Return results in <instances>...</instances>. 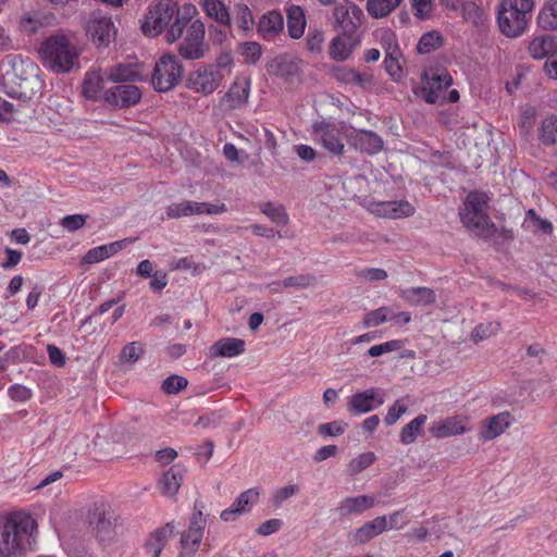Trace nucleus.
I'll return each instance as SVG.
<instances>
[{"instance_id":"nucleus-1","label":"nucleus","mask_w":557,"mask_h":557,"mask_svg":"<svg viewBox=\"0 0 557 557\" xmlns=\"http://www.w3.org/2000/svg\"><path fill=\"white\" fill-rule=\"evenodd\" d=\"M196 11V7L191 3H185L180 10L174 0H160L146 16L143 30L145 34L156 36L170 25L165 38L172 44L182 37L183 30Z\"/></svg>"},{"instance_id":"nucleus-2","label":"nucleus","mask_w":557,"mask_h":557,"mask_svg":"<svg viewBox=\"0 0 557 557\" xmlns=\"http://www.w3.org/2000/svg\"><path fill=\"white\" fill-rule=\"evenodd\" d=\"M36 532L37 522L27 512L0 518V557H22L30 548Z\"/></svg>"},{"instance_id":"nucleus-3","label":"nucleus","mask_w":557,"mask_h":557,"mask_svg":"<svg viewBox=\"0 0 557 557\" xmlns=\"http://www.w3.org/2000/svg\"><path fill=\"white\" fill-rule=\"evenodd\" d=\"M44 88L40 69L30 60L13 65L12 73L4 78L5 94L13 99L27 102L37 97Z\"/></svg>"},{"instance_id":"nucleus-4","label":"nucleus","mask_w":557,"mask_h":557,"mask_svg":"<svg viewBox=\"0 0 557 557\" xmlns=\"http://www.w3.org/2000/svg\"><path fill=\"white\" fill-rule=\"evenodd\" d=\"M39 55L46 66L55 73L70 72L78 63L77 48L63 35L42 42Z\"/></svg>"},{"instance_id":"nucleus-5","label":"nucleus","mask_w":557,"mask_h":557,"mask_svg":"<svg viewBox=\"0 0 557 557\" xmlns=\"http://www.w3.org/2000/svg\"><path fill=\"white\" fill-rule=\"evenodd\" d=\"M488 197L482 191H471L463 201L460 211L462 224L476 234H490L494 231V224L487 215Z\"/></svg>"},{"instance_id":"nucleus-6","label":"nucleus","mask_w":557,"mask_h":557,"mask_svg":"<svg viewBox=\"0 0 557 557\" xmlns=\"http://www.w3.org/2000/svg\"><path fill=\"white\" fill-rule=\"evenodd\" d=\"M182 76L183 65L181 62L172 54H164L154 64L151 84L156 91L166 92L181 82Z\"/></svg>"},{"instance_id":"nucleus-7","label":"nucleus","mask_w":557,"mask_h":557,"mask_svg":"<svg viewBox=\"0 0 557 557\" xmlns=\"http://www.w3.org/2000/svg\"><path fill=\"white\" fill-rule=\"evenodd\" d=\"M206 27L200 20L189 21L188 27L183 30L178 46V53L186 60H199L205 58L209 51V46L205 41Z\"/></svg>"},{"instance_id":"nucleus-8","label":"nucleus","mask_w":557,"mask_h":557,"mask_svg":"<svg viewBox=\"0 0 557 557\" xmlns=\"http://www.w3.org/2000/svg\"><path fill=\"white\" fill-rule=\"evenodd\" d=\"M453 77L445 69H429L423 73L422 94L429 103H444Z\"/></svg>"},{"instance_id":"nucleus-9","label":"nucleus","mask_w":557,"mask_h":557,"mask_svg":"<svg viewBox=\"0 0 557 557\" xmlns=\"http://www.w3.org/2000/svg\"><path fill=\"white\" fill-rule=\"evenodd\" d=\"M89 523L101 541L112 540L122 524L120 516L106 504L94 507L89 512Z\"/></svg>"},{"instance_id":"nucleus-10","label":"nucleus","mask_w":557,"mask_h":557,"mask_svg":"<svg viewBox=\"0 0 557 557\" xmlns=\"http://www.w3.org/2000/svg\"><path fill=\"white\" fill-rule=\"evenodd\" d=\"M222 75L213 67L203 64L188 74L186 87L201 96L212 95L223 83Z\"/></svg>"},{"instance_id":"nucleus-11","label":"nucleus","mask_w":557,"mask_h":557,"mask_svg":"<svg viewBox=\"0 0 557 557\" xmlns=\"http://www.w3.org/2000/svg\"><path fill=\"white\" fill-rule=\"evenodd\" d=\"M207 524V518L201 509L197 506L190 518L188 530L182 535V552L180 557H190L200 546L203 531Z\"/></svg>"},{"instance_id":"nucleus-12","label":"nucleus","mask_w":557,"mask_h":557,"mask_svg":"<svg viewBox=\"0 0 557 557\" xmlns=\"http://www.w3.org/2000/svg\"><path fill=\"white\" fill-rule=\"evenodd\" d=\"M471 430L470 418L462 414H455L434 421L429 431L435 438H446L462 435Z\"/></svg>"},{"instance_id":"nucleus-13","label":"nucleus","mask_w":557,"mask_h":557,"mask_svg":"<svg viewBox=\"0 0 557 557\" xmlns=\"http://www.w3.org/2000/svg\"><path fill=\"white\" fill-rule=\"evenodd\" d=\"M344 126L320 122L313 125V133L319 137L322 146L333 154L339 156L344 152Z\"/></svg>"},{"instance_id":"nucleus-14","label":"nucleus","mask_w":557,"mask_h":557,"mask_svg":"<svg viewBox=\"0 0 557 557\" xmlns=\"http://www.w3.org/2000/svg\"><path fill=\"white\" fill-rule=\"evenodd\" d=\"M368 210L379 218L386 219H403L414 213V207L407 200L372 201Z\"/></svg>"},{"instance_id":"nucleus-15","label":"nucleus","mask_w":557,"mask_h":557,"mask_svg":"<svg viewBox=\"0 0 557 557\" xmlns=\"http://www.w3.org/2000/svg\"><path fill=\"white\" fill-rule=\"evenodd\" d=\"M384 404V397L376 387L354 394L348 403V409L356 416L370 412Z\"/></svg>"},{"instance_id":"nucleus-16","label":"nucleus","mask_w":557,"mask_h":557,"mask_svg":"<svg viewBox=\"0 0 557 557\" xmlns=\"http://www.w3.org/2000/svg\"><path fill=\"white\" fill-rule=\"evenodd\" d=\"M141 99V91L135 85H117L108 89L104 101L119 108L135 106Z\"/></svg>"},{"instance_id":"nucleus-17","label":"nucleus","mask_w":557,"mask_h":557,"mask_svg":"<svg viewBox=\"0 0 557 557\" xmlns=\"http://www.w3.org/2000/svg\"><path fill=\"white\" fill-rule=\"evenodd\" d=\"M258 499V490H245L228 508L221 512L220 517L225 522L236 521L240 516L249 512Z\"/></svg>"},{"instance_id":"nucleus-18","label":"nucleus","mask_w":557,"mask_h":557,"mask_svg":"<svg viewBox=\"0 0 557 557\" xmlns=\"http://www.w3.org/2000/svg\"><path fill=\"white\" fill-rule=\"evenodd\" d=\"M87 33L98 47H107L115 34V28L110 17L95 16L88 22Z\"/></svg>"},{"instance_id":"nucleus-19","label":"nucleus","mask_w":557,"mask_h":557,"mask_svg":"<svg viewBox=\"0 0 557 557\" xmlns=\"http://www.w3.org/2000/svg\"><path fill=\"white\" fill-rule=\"evenodd\" d=\"M513 422L515 419L509 411L494 414L484 420L483 428L480 431V438L483 441H493L505 433Z\"/></svg>"},{"instance_id":"nucleus-20","label":"nucleus","mask_w":557,"mask_h":557,"mask_svg":"<svg viewBox=\"0 0 557 557\" xmlns=\"http://www.w3.org/2000/svg\"><path fill=\"white\" fill-rule=\"evenodd\" d=\"M497 21L500 32L509 38L521 36L529 24V21L520 17L519 14H513L503 7L499 9Z\"/></svg>"},{"instance_id":"nucleus-21","label":"nucleus","mask_w":557,"mask_h":557,"mask_svg":"<svg viewBox=\"0 0 557 557\" xmlns=\"http://www.w3.org/2000/svg\"><path fill=\"white\" fill-rule=\"evenodd\" d=\"M301 61L290 55H278L274 58L269 66L268 73L281 77L285 81H292L300 72Z\"/></svg>"},{"instance_id":"nucleus-22","label":"nucleus","mask_w":557,"mask_h":557,"mask_svg":"<svg viewBox=\"0 0 557 557\" xmlns=\"http://www.w3.org/2000/svg\"><path fill=\"white\" fill-rule=\"evenodd\" d=\"M134 242L133 238H124L121 240H116L110 244L101 245L95 248L89 249L82 258V263L84 264H94L101 262L114 255L119 251L126 248L129 244Z\"/></svg>"},{"instance_id":"nucleus-23","label":"nucleus","mask_w":557,"mask_h":557,"mask_svg":"<svg viewBox=\"0 0 557 557\" xmlns=\"http://www.w3.org/2000/svg\"><path fill=\"white\" fill-rule=\"evenodd\" d=\"M349 137L350 144L362 152L368 154L379 153L383 149V139L372 131H354Z\"/></svg>"},{"instance_id":"nucleus-24","label":"nucleus","mask_w":557,"mask_h":557,"mask_svg":"<svg viewBox=\"0 0 557 557\" xmlns=\"http://www.w3.org/2000/svg\"><path fill=\"white\" fill-rule=\"evenodd\" d=\"M107 81V72L101 69L88 71L83 82V95L89 100H104V83Z\"/></svg>"},{"instance_id":"nucleus-25","label":"nucleus","mask_w":557,"mask_h":557,"mask_svg":"<svg viewBox=\"0 0 557 557\" xmlns=\"http://www.w3.org/2000/svg\"><path fill=\"white\" fill-rule=\"evenodd\" d=\"M376 503L377 499L373 495L347 497L341 502L338 512L342 517L360 515L372 508Z\"/></svg>"},{"instance_id":"nucleus-26","label":"nucleus","mask_w":557,"mask_h":557,"mask_svg":"<svg viewBox=\"0 0 557 557\" xmlns=\"http://www.w3.org/2000/svg\"><path fill=\"white\" fill-rule=\"evenodd\" d=\"M362 14V10L349 0L338 2L334 8V17L344 28L349 25L355 26L356 22L360 23Z\"/></svg>"},{"instance_id":"nucleus-27","label":"nucleus","mask_w":557,"mask_h":557,"mask_svg":"<svg viewBox=\"0 0 557 557\" xmlns=\"http://www.w3.org/2000/svg\"><path fill=\"white\" fill-rule=\"evenodd\" d=\"M250 85L245 78H236L223 97V102L231 109L246 104L249 97Z\"/></svg>"},{"instance_id":"nucleus-28","label":"nucleus","mask_w":557,"mask_h":557,"mask_svg":"<svg viewBox=\"0 0 557 557\" xmlns=\"http://www.w3.org/2000/svg\"><path fill=\"white\" fill-rule=\"evenodd\" d=\"M387 530V518L385 516L376 517L371 521L366 522L358 528L352 534V540L356 543L364 544L370 540L376 537Z\"/></svg>"},{"instance_id":"nucleus-29","label":"nucleus","mask_w":557,"mask_h":557,"mask_svg":"<svg viewBox=\"0 0 557 557\" xmlns=\"http://www.w3.org/2000/svg\"><path fill=\"white\" fill-rule=\"evenodd\" d=\"M399 297L411 306H430L436 301V294L430 287L418 286L401 289Z\"/></svg>"},{"instance_id":"nucleus-30","label":"nucleus","mask_w":557,"mask_h":557,"mask_svg":"<svg viewBox=\"0 0 557 557\" xmlns=\"http://www.w3.org/2000/svg\"><path fill=\"white\" fill-rule=\"evenodd\" d=\"M356 47L354 37L344 32L334 37L330 44L329 54L335 61H345L352 53Z\"/></svg>"},{"instance_id":"nucleus-31","label":"nucleus","mask_w":557,"mask_h":557,"mask_svg":"<svg viewBox=\"0 0 557 557\" xmlns=\"http://www.w3.org/2000/svg\"><path fill=\"white\" fill-rule=\"evenodd\" d=\"M200 7L205 14L219 24V26H231V13L222 0H202Z\"/></svg>"},{"instance_id":"nucleus-32","label":"nucleus","mask_w":557,"mask_h":557,"mask_svg":"<svg viewBox=\"0 0 557 557\" xmlns=\"http://www.w3.org/2000/svg\"><path fill=\"white\" fill-rule=\"evenodd\" d=\"M245 350V342L240 338L225 337L219 339L211 348L210 354L213 357L233 358L239 356Z\"/></svg>"},{"instance_id":"nucleus-33","label":"nucleus","mask_w":557,"mask_h":557,"mask_svg":"<svg viewBox=\"0 0 557 557\" xmlns=\"http://www.w3.org/2000/svg\"><path fill=\"white\" fill-rule=\"evenodd\" d=\"M173 525L168 523L165 527L152 532L145 543V549L150 557H160L162 549L173 533Z\"/></svg>"},{"instance_id":"nucleus-34","label":"nucleus","mask_w":557,"mask_h":557,"mask_svg":"<svg viewBox=\"0 0 557 557\" xmlns=\"http://www.w3.org/2000/svg\"><path fill=\"white\" fill-rule=\"evenodd\" d=\"M284 20L278 11H270L264 13L258 23V32L263 38H271L283 30Z\"/></svg>"},{"instance_id":"nucleus-35","label":"nucleus","mask_w":557,"mask_h":557,"mask_svg":"<svg viewBox=\"0 0 557 557\" xmlns=\"http://www.w3.org/2000/svg\"><path fill=\"white\" fill-rule=\"evenodd\" d=\"M286 17L289 36L294 39L302 37L307 25L304 9L299 5H290L286 9Z\"/></svg>"},{"instance_id":"nucleus-36","label":"nucleus","mask_w":557,"mask_h":557,"mask_svg":"<svg viewBox=\"0 0 557 557\" xmlns=\"http://www.w3.org/2000/svg\"><path fill=\"white\" fill-rule=\"evenodd\" d=\"M557 50V41L554 36L545 35L532 39L529 44V53L533 59L546 60Z\"/></svg>"},{"instance_id":"nucleus-37","label":"nucleus","mask_w":557,"mask_h":557,"mask_svg":"<svg viewBox=\"0 0 557 557\" xmlns=\"http://www.w3.org/2000/svg\"><path fill=\"white\" fill-rule=\"evenodd\" d=\"M537 139L544 147L557 145V115L543 117L537 126Z\"/></svg>"},{"instance_id":"nucleus-38","label":"nucleus","mask_w":557,"mask_h":557,"mask_svg":"<svg viewBox=\"0 0 557 557\" xmlns=\"http://www.w3.org/2000/svg\"><path fill=\"white\" fill-rule=\"evenodd\" d=\"M141 78L137 64H117L107 72V81L113 83L133 82Z\"/></svg>"},{"instance_id":"nucleus-39","label":"nucleus","mask_w":557,"mask_h":557,"mask_svg":"<svg viewBox=\"0 0 557 557\" xmlns=\"http://www.w3.org/2000/svg\"><path fill=\"white\" fill-rule=\"evenodd\" d=\"M426 420V414H419L409 423H407L399 433V441L404 445L414 443L417 437L423 434V425L425 424Z\"/></svg>"},{"instance_id":"nucleus-40","label":"nucleus","mask_w":557,"mask_h":557,"mask_svg":"<svg viewBox=\"0 0 557 557\" xmlns=\"http://www.w3.org/2000/svg\"><path fill=\"white\" fill-rule=\"evenodd\" d=\"M403 0H368L367 11L374 18H382L395 11Z\"/></svg>"},{"instance_id":"nucleus-41","label":"nucleus","mask_w":557,"mask_h":557,"mask_svg":"<svg viewBox=\"0 0 557 557\" xmlns=\"http://www.w3.org/2000/svg\"><path fill=\"white\" fill-rule=\"evenodd\" d=\"M461 16L465 22L472 24L475 27L483 26L486 21L484 10L475 2L468 1L461 4Z\"/></svg>"},{"instance_id":"nucleus-42","label":"nucleus","mask_w":557,"mask_h":557,"mask_svg":"<svg viewBox=\"0 0 557 557\" xmlns=\"http://www.w3.org/2000/svg\"><path fill=\"white\" fill-rule=\"evenodd\" d=\"M537 23L543 29H557V0H549L540 11Z\"/></svg>"},{"instance_id":"nucleus-43","label":"nucleus","mask_w":557,"mask_h":557,"mask_svg":"<svg viewBox=\"0 0 557 557\" xmlns=\"http://www.w3.org/2000/svg\"><path fill=\"white\" fill-rule=\"evenodd\" d=\"M260 211L272 222L278 225H287L289 222V216L284 206L281 203H275L272 201L264 202L260 205Z\"/></svg>"},{"instance_id":"nucleus-44","label":"nucleus","mask_w":557,"mask_h":557,"mask_svg":"<svg viewBox=\"0 0 557 557\" xmlns=\"http://www.w3.org/2000/svg\"><path fill=\"white\" fill-rule=\"evenodd\" d=\"M444 45V38L437 30H431L421 36L417 50L421 54H426L437 50Z\"/></svg>"},{"instance_id":"nucleus-45","label":"nucleus","mask_w":557,"mask_h":557,"mask_svg":"<svg viewBox=\"0 0 557 557\" xmlns=\"http://www.w3.org/2000/svg\"><path fill=\"white\" fill-rule=\"evenodd\" d=\"M500 326L502 324L498 321L482 322L472 330L471 341L479 343L495 336L499 332Z\"/></svg>"},{"instance_id":"nucleus-46","label":"nucleus","mask_w":557,"mask_h":557,"mask_svg":"<svg viewBox=\"0 0 557 557\" xmlns=\"http://www.w3.org/2000/svg\"><path fill=\"white\" fill-rule=\"evenodd\" d=\"M235 22L238 26V28L244 32L248 33L252 29L255 21L251 10L246 3H237L235 4Z\"/></svg>"},{"instance_id":"nucleus-47","label":"nucleus","mask_w":557,"mask_h":557,"mask_svg":"<svg viewBox=\"0 0 557 557\" xmlns=\"http://www.w3.org/2000/svg\"><path fill=\"white\" fill-rule=\"evenodd\" d=\"M500 7L508 9L513 14H519L520 17L530 21L531 12L533 10V0H503Z\"/></svg>"},{"instance_id":"nucleus-48","label":"nucleus","mask_w":557,"mask_h":557,"mask_svg":"<svg viewBox=\"0 0 557 557\" xmlns=\"http://www.w3.org/2000/svg\"><path fill=\"white\" fill-rule=\"evenodd\" d=\"M208 65L213 67L215 72H219V74L222 75V79L225 81V78L231 75L234 67L233 54L227 50L221 51L216 55L214 63Z\"/></svg>"},{"instance_id":"nucleus-49","label":"nucleus","mask_w":557,"mask_h":557,"mask_svg":"<svg viewBox=\"0 0 557 557\" xmlns=\"http://www.w3.org/2000/svg\"><path fill=\"white\" fill-rule=\"evenodd\" d=\"M185 469L178 465L171 467L161 479L163 487H181L185 482Z\"/></svg>"},{"instance_id":"nucleus-50","label":"nucleus","mask_w":557,"mask_h":557,"mask_svg":"<svg viewBox=\"0 0 557 557\" xmlns=\"http://www.w3.org/2000/svg\"><path fill=\"white\" fill-rule=\"evenodd\" d=\"M391 314V307H380L377 309L371 310L367 312L362 320V325L364 327H374L383 324L388 321V315Z\"/></svg>"},{"instance_id":"nucleus-51","label":"nucleus","mask_w":557,"mask_h":557,"mask_svg":"<svg viewBox=\"0 0 557 557\" xmlns=\"http://www.w3.org/2000/svg\"><path fill=\"white\" fill-rule=\"evenodd\" d=\"M408 410V401L404 398L396 399L389 406L387 413L384 417V422L387 425H394Z\"/></svg>"},{"instance_id":"nucleus-52","label":"nucleus","mask_w":557,"mask_h":557,"mask_svg":"<svg viewBox=\"0 0 557 557\" xmlns=\"http://www.w3.org/2000/svg\"><path fill=\"white\" fill-rule=\"evenodd\" d=\"M376 457L374 453L367 451L358 455L355 457L348 465V470L351 474H357L368 467H370L374 461Z\"/></svg>"},{"instance_id":"nucleus-53","label":"nucleus","mask_w":557,"mask_h":557,"mask_svg":"<svg viewBox=\"0 0 557 557\" xmlns=\"http://www.w3.org/2000/svg\"><path fill=\"white\" fill-rule=\"evenodd\" d=\"M447 519H436L431 522L430 536L434 540H443L445 536H453V528Z\"/></svg>"},{"instance_id":"nucleus-54","label":"nucleus","mask_w":557,"mask_h":557,"mask_svg":"<svg viewBox=\"0 0 557 557\" xmlns=\"http://www.w3.org/2000/svg\"><path fill=\"white\" fill-rule=\"evenodd\" d=\"M187 385H188V381L186 377L177 375V374H173V375H170L169 377H166L162 382V391L165 394H170V395L177 394L182 389L186 388Z\"/></svg>"},{"instance_id":"nucleus-55","label":"nucleus","mask_w":557,"mask_h":557,"mask_svg":"<svg viewBox=\"0 0 557 557\" xmlns=\"http://www.w3.org/2000/svg\"><path fill=\"white\" fill-rule=\"evenodd\" d=\"M315 277L311 274H298L284 278V285L286 288L304 289L314 285Z\"/></svg>"},{"instance_id":"nucleus-56","label":"nucleus","mask_w":557,"mask_h":557,"mask_svg":"<svg viewBox=\"0 0 557 557\" xmlns=\"http://www.w3.org/2000/svg\"><path fill=\"white\" fill-rule=\"evenodd\" d=\"M403 347V342L399 339H392L379 345L371 346L368 350L370 357H380L384 354L397 351Z\"/></svg>"},{"instance_id":"nucleus-57","label":"nucleus","mask_w":557,"mask_h":557,"mask_svg":"<svg viewBox=\"0 0 557 557\" xmlns=\"http://www.w3.org/2000/svg\"><path fill=\"white\" fill-rule=\"evenodd\" d=\"M144 354L143 346L137 342L125 345L121 351V360L124 362L135 363Z\"/></svg>"},{"instance_id":"nucleus-58","label":"nucleus","mask_w":557,"mask_h":557,"mask_svg":"<svg viewBox=\"0 0 557 557\" xmlns=\"http://www.w3.org/2000/svg\"><path fill=\"white\" fill-rule=\"evenodd\" d=\"M347 428V423L344 421H332L329 423H323L318 426V433L321 436H338L342 435Z\"/></svg>"},{"instance_id":"nucleus-59","label":"nucleus","mask_w":557,"mask_h":557,"mask_svg":"<svg viewBox=\"0 0 557 557\" xmlns=\"http://www.w3.org/2000/svg\"><path fill=\"white\" fill-rule=\"evenodd\" d=\"M242 55L245 61L255 64L261 58V46L256 41H248L242 45Z\"/></svg>"},{"instance_id":"nucleus-60","label":"nucleus","mask_w":557,"mask_h":557,"mask_svg":"<svg viewBox=\"0 0 557 557\" xmlns=\"http://www.w3.org/2000/svg\"><path fill=\"white\" fill-rule=\"evenodd\" d=\"M356 74V69L347 66H333L331 75L334 79L342 84L352 85Z\"/></svg>"},{"instance_id":"nucleus-61","label":"nucleus","mask_w":557,"mask_h":557,"mask_svg":"<svg viewBox=\"0 0 557 557\" xmlns=\"http://www.w3.org/2000/svg\"><path fill=\"white\" fill-rule=\"evenodd\" d=\"M357 276L369 282H380L387 278V272L381 268H363L356 272Z\"/></svg>"},{"instance_id":"nucleus-62","label":"nucleus","mask_w":557,"mask_h":557,"mask_svg":"<svg viewBox=\"0 0 557 557\" xmlns=\"http://www.w3.org/2000/svg\"><path fill=\"white\" fill-rule=\"evenodd\" d=\"M354 86H358L363 90H369L374 85V76L371 70L358 71L356 70Z\"/></svg>"},{"instance_id":"nucleus-63","label":"nucleus","mask_w":557,"mask_h":557,"mask_svg":"<svg viewBox=\"0 0 557 557\" xmlns=\"http://www.w3.org/2000/svg\"><path fill=\"white\" fill-rule=\"evenodd\" d=\"M400 57L401 55H393V52L391 53V55H385L384 67H385V71L388 73V75L393 79L400 78V75H401V66L399 63Z\"/></svg>"},{"instance_id":"nucleus-64","label":"nucleus","mask_w":557,"mask_h":557,"mask_svg":"<svg viewBox=\"0 0 557 557\" xmlns=\"http://www.w3.org/2000/svg\"><path fill=\"white\" fill-rule=\"evenodd\" d=\"M87 216L83 214L66 215L61 220V225L69 232H75L86 224Z\"/></svg>"}]
</instances>
